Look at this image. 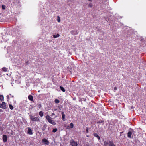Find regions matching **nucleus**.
<instances>
[{
	"instance_id": "17",
	"label": "nucleus",
	"mask_w": 146,
	"mask_h": 146,
	"mask_svg": "<svg viewBox=\"0 0 146 146\" xmlns=\"http://www.w3.org/2000/svg\"><path fill=\"white\" fill-rule=\"evenodd\" d=\"M59 36H60V35H59V34H57L56 35H53V37L55 38L59 37Z\"/></svg>"
},
{
	"instance_id": "14",
	"label": "nucleus",
	"mask_w": 146,
	"mask_h": 146,
	"mask_svg": "<svg viewBox=\"0 0 146 146\" xmlns=\"http://www.w3.org/2000/svg\"><path fill=\"white\" fill-rule=\"evenodd\" d=\"M2 71H3L4 72H7V71L8 68L6 67H4L2 68Z\"/></svg>"
},
{
	"instance_id": "20",
	"label": "nucleus",
	"mask_w": 146,
	"mask_h": 146,
	"mask_svg": "<svg viewBox=\"0 0 146 146\" xmlns=\"http://www.w3.org/2000/svg\"><path fill=\"white\" fill-rule=\"evenodd\" d=\"M4 97L3 95H0V100L2 101L3 100Z\"/></svg>"
},
{
	"instance_id": "9",
	"label": "nucleus",
	"mask_w": 146,
	"mask_h": 146,
	"mask_svg": "<svg viewBox=\"0 0 146 146\" xmlns=\"http://www.w3.org/2000/svg\"><path fill=\"white\" fill-rule=\"evenodd\" d=\"M28 99L31 101H33V96L31 95H29L28 96Z\"/></svg>"
},
{
	"instance_id": "19",
	"label": "nucleus",
	"mask_w": 146,
	"mask_h": 146,
	"mask_svg": "<svg viewBox=\"0 0 146 146\" xmlns=\"http://www.w3.org/2000/svg\"><path fill=\"white\" fill-rule=\"evenodd\" d=\"M104 146H109L108 143L106 141H105L104 142Z\"/></svg>"
},
{
	"instance_id": "24",
	"label": "nucleus",
	"mask_w": 146,
	"mask_h": 146,
	"mask_svg": "<svg viewBox=\"0 0 146 146\" xmlns=\"http://www.w3.org/2000/svg\"><path fill=\"white\" fill-rule=\"evenodd\" d=\"M55 102L56 103H58L60 102L59 100L57 99H55L54 100Z\"/></svg>"
},
{
	"instance_id": "25",
	"label": "nucleus",
	"mask_w": 146,
	"mask_h": 146,
	"mask_svg": "<svg viewBox=\"0 0 146 146\" xmlns=\"http://www.w3.org/2000/svg\"><path fill=\"white\" fill-rule=\"evenodd\" d=\"M57 21L58 22H60V19L59 16H58L57 17Z\"/></svg>"
},
{
	"instance_id": "15",
	"label": "nucleus",
	"mask_w": 146,
	"mask_h": 146,
	"mask_svg": "<svg viewBox=\"0 0 146 146\" xmlns=\"http://www.w3.org/2000/svg\"><path fill=\"white\" fill-rule=\"evenodd\" d=\"M94 135L98 139V140L100 139V137L98 135V134L96 133H95L94 134Z\"/></svg>"
},
{
	"instance_id": "7",
	"label": "nucleus",
	"mask_w": 146,
	"mask_h": 146,
	"mask_svg": "<svg viewBox=\"0 0 146 146\" xmlns=\"http://www.w3.org/2000/svg\"><path fill=\"white\" fill-rule=\"evenodd\" d=\"M3 141L5 142L7 141V137L5 135H3Z\"/></svg>"
},
{
	"instance_id": "16",
	"label": "nucleus",
	"mask_w": 146,
	"mask_h": 146,
	"mask_svg": "<svg viewBox=\"0 0 146 146\" xmlns=\"http://www.w3.org/2000/svg\"><path fill=\"white\" fill-rule=\"evenodd\" d=\"M49 123H50L54 125H55L56 124L55 122L53 120H51V121H50V122H49Z\"/></svg>"
},
{
	"instance_id": "34",
	"label": "nucleus",
	"mask_w": 146,
	"mask_h": 146,
	"mask_svg": "<svg viewBox=\"0 0 146 146\" xmlns=\"http://www.w3.org/2000/svg\"><path fill=\"white\" fill-rule=\"evenodd\" d=\"M3 111L1 109H0V112H2Z\"/></svg>"
},
{
	"instance_id": "38",
	"label": "nucleus",
	"mask_w": 146,
	"mask_h": 146,
	"mask_svg": "<svg viewBox=\"0 0 146 146\" xmlns=\"http://www.w3.org/2000/svg\"><path fill=\"white\" fill-rule=\"evenodd\" d=\"M41 105H40V106H39V107H41Z\"/></svg>"
},
{
	"instance_id": "40",
	"label": "nucleus",
	"mask_w": 146,
	"mask_h": 146,
	"mask_svg": "<svg viewBox=\"0 0 146 146\" xmlns=\"http://www.w3.org/2000/svg\"><path fill=\"white\" fill-rule=\"evenodd\" d=\"M56 110V109H55V110Z\"/></svg>"
},
{
	"instance_id": "35",
	"label": "nucleus",
	"mask_w": 146,
	"mask_h": 146,
	"mask_svg": "<svg viewBox=\"0 0 146 146\" xmlns=\"http://www.w3.org/2000/svg\"><path fill=\"white\" fill-rule=\"evenodd\" d=\"M7 98L8 99H9V96L7 95Z\"/></svg>"
},
{
	"instance_id": "26",
	"label": "nucleus",
	"mask_w": 146,
	"mask_h": 146,
	"mask_svg": "<svg viewBox=\"0 0 146 146\" xmlns=\"http://www.w3.org/2000/svg\"><path fill=\"white\" fill-rule=\"evenodd\" d=\"M70 127L71 128H72L73 127L74 125L72 123H70Z\"/></svg>"
},
{
	"instance_id": "21",
	"label": "nucleus",
	"mask_w": 146,
	"mask_h": 146,
	"mask_svg": "<svg viewBox=\"0 0 146 146\" xmlns=\"http://www.w3.org/2000/svg\"><path fill=\"white\" fill-rule=\"evenodd\" d=\"M39 115L40 117H42L43 116V112L42 111H40L39 113Z\"/></svg>"
},
{
	"instance_id": "4",
	"label": "nucleus",
	"mask_w": 146,
	"mask_h": 146,
	"mask_svg": "<svg viewBox=\"0 0 146 146\" xmlns=\"http://www.w3.org/2000/svg\"><path fill=\"white\" fill-rule=\"evenodd\" d=\"M2 39H3V40L1 41V42H7V40H8V38L7 37V36H6V35H5L4 36H3L2 37Z\"/></svg>"
},
{
	"instance_id": "30",
	"label": "nucleus",
	"mask_w": 146,
	"mask_h": 146,
	"mask_svg": "<svg viewBox=\"0 0 146 146\" xmlns=\"http://www.w3.org/2000/svg\"><path fill=\"white\" fill-rule=\"evenodd\" d=\"M93 6V5L92 3H90L89 5V7H92Z\"/></svg>"
},
{
	"instance_id": "39",
	"label": "nucleus",
	"mask_w": 146,
	"mask_h": 146,
	"mask_svg": "<svg viewBox=\"0 0 146 146\" xmlns=\"http://www.w3.org/2000/svg\"><path fill=\"white\" fill-rule=\"evenodd\" d=\"M41 105H40V106H39V107H41Z\"/></svg>"
},
{
	"instance_id": "10",
	"label": "nucleus",
	"mask_w": 146,
	"mask_h": 146,
	"mask_svg": "<svg viewBox=\"0 0 146 146\" xmlns=\"http://www.w3.org/2000/svg\"><path fill=\"white\" fill-rule=\"evenodd\" d=\"M109 146H116L112 142L110 141L108 143Z\"/></svg>"
},
{
	"instance_id": "18",
	"label": "nucleus",
	"mask_w": 146,
	"mask_h": 146,
	"mask_svg": "<svg viewBox=\"0 0 146 146\" xmlns=\"http://www.w3.org/2000/svg\"><path fill=\"white\" fill-rule=\"evenodd\" d=\"M46 118L48 120H48H49L50 119H52L51 117H50L48 115H47L46 117Z\"/></svg>"
},
{
	"instance_id": "1",
	"label": "nucleus",
	"mask_w": 146,
	"mask_h": 146,
	"mask_svg": "<svg viewBox=\"0 0 146 146\" xmlns=\"http://www.w3.org/2000/svg\"><path fill=\"white\" fill-rule=\"evenodd\" d=\"M30 119L31 120L34 121H39V119L38 117H36L33 116L29 115Z\"/></svg>"
},
{
	"instance_id": "2",
	"label": "nucleus",
	"mask_w": 146,
	"mask_h": 146,
	"mask_svg": "<svg viewBox=\"0 0 146 146\" xmlns=\"http://www.w3.org/2000/svg\"><path fill=\"white\" fill-rule=\"evenodd\" d=\"M70 143L72 146H77L78 144L77 142H75L73 139L70 140Z\"/></svg>"
},
{
	"instance_id": "13",
	"label": "nucleus",
	"mask_w": 146,
	"mask_h": 146,
	"mask_svg": "<svg viewBox=\"0 0 146 146\" xmlns=\"http://www.w3.org/2000/svg\"><path fill=\"white\" fill-rule=\"evenodd\" d=\"M132 133L131 131H129L127 133V136L129 138H131Z\"/></svg>"
},
{
	"instance_id": "36",
	"label": "nucleus",
	"mask_w": 146,
	"mask_h": 146,
	"mask_svg": "<svg viewBox=\"0 0 146 146\" xmlns=\"http://www.w3.org/2000/svg\"><path fill=\"white\" fill-rule=\"evenodd\" d=\"M52 116H53V115H54V113H53L52 114Z\"/></svg>"
},
{
	"instance_id": "37",
	"label": "nucleus",
	"mask_w": 146,
	"mask_h": 146,
	"mask_svg": "<svg viewBox=\"0 0 146 146\" xmlns=\"http://www.w3.org/2000/svg\"><path fill=\"white\" fill-rule=\"evenodd\" d=\"M12 97H13V96H12Z\"/></svg>"
},
{
	"instance_id": "8",
	"label": "nucleus",
	"mask_w": 146,
	"mask_h": 146,
	"mask_svg": "<svg viewBox=\"0 0 146 146\" xmlns=\"http://www.w3.org/2000/svg\"><path fill=\"white\" fill-rule=\"evenodd\" d=\"M28 130L27 133L28 134L30 135H32L33 134L32 131L31 129L29 127L28 128Z\"/></svg>"
},
{
	"instance_id": "27",
	"label": "nucleus",
	"mask_w": 146,
	"mask_h": 146,
	"mask_svg": "<svg viewBox=\"0 0 146 146\" xmlns=\"http://www.w3.org/2000/svg\"><path fill=\"white\" fill-rule=\"evenodd\" d=\"M104 123V121H103V120H101L100 121H98V122H97L98 123H102L103 124Z\"/></svg>"
},
{
	"instance_id": "5",
	"label": "nucleus",
	"mask_w": 146,
	"mask_h": 146,
	"mask_svg": "<svg viewBox=\"0 0 146 146\" xmlns=\"http://www.w3.org/2000/svg\"><path fill=\"white\" fill-rule=\"evenodd\" d=\"M71 33L74 35H76L78 33V32L77 30H74L71 31Z\"/></svg>"
},
{
	"instance_id": "6",
	"label": "nucleus",
	"mask_w": 146,
	"mask_h": 146,
	"mask_svg": "<svg viewBox=\"0 0 146 146\" xmlns=\"http://www.w3.org/2000/svg\"><path fill=\"white\" fill-rule=\"evenodd\" d=\"M42 142L44 144L47 145H48L49 144V142L45 138H44L42 139Z\"/></svg>"
},
{
	"instance_id": "33",
	"label": "nucleus",
	"mask_w": 146,
	"mask_h": 146,
	"mask_svg": "<svg viewBox=\"0 0 146 146\" xmlns=\"http://www.w3.org/2000/svg\"><path fill=\"white\" fill-rule=\"evenodd\" d=\"M51 120H52V119H50L48 121L49 122H50V121H51Z\"/></svg>"
},
{
	"instance_id": "31",
	"label": "nucleus",
	"mask_w": 146,
	"mask_h": 146,
	"mask_svg": "<svg viewBox=\"0 0 146 146\" xmlns=\"http://www.w3.org/2000/svg\"><path fill=\"white\" fill-rule=\"evenodd\" d=\"M86 133H88V128H86Z\"/></svg>"
},
{
	"instance_id": "32",
	"label": "nucleus",
	"mask_w": 146,
	"mask_h": 146,
	"mask_svg": "<svg viewBox=\"0 0 146 146\" xmlns=\"http://www.w3.org/2000/svg\"><path fill=\"white\" fill-rule=\"evenodd\" d=\"M114 89L115 90H117V87H115L114 88Z\"/></svg>"
},
{
	"instance_id": "23",
	"label": "nucleus",
	"mask_w": 146,
	"mask_h": 146,
	"mask_svg": "<svg viewBox=\"0 0 146 146\" xmlns=\"http://www.w3.org/2000/svg\"><path fill=\"white\" fill-rule=\"evenodd\" d=\"M60 88L61 89V90L63 92H65V90L64 87L62 86H60Z\"/></svg>"
},
{
	"instance_id": "11",
	"label": "nucleus",
	"mask_w": 146,
	"mask_h": 146,
	"mask_svg": "<svg viewBox=\"0 0 146 146\" xmlns=\"http://www.w3.org/2000/svg\"><path fill=\"white\" fill-rule=\"evenodd\" d=\"M62 119L64 121H65V115L64 114V113L63 112H62Z\"/></svg>"
},
{
	"instance_id": "28",
	"label": "nucleus",
	"mask_w": 146,
	"mask_h": 146,
	"mask_svg": "<svg viewBox=\"0 0 146 146\" xmlns=\"http://www.w3.org/2000/svg\"><path fill=\"white\" fill-rule=\"evenodd\" d=\"M5 5H2V9H5Z\"/></svg>"
},
{
	"instance_id": "12",
	"label": "nucleus",
	"mask_w": 146,
	"mask_h": 146,
	"mask_svg": "<svg viewBox=\"0 0 146 146\" xmlns=\"http://www.w3.org/2000/svg\"><path fill=\"white\" fill-rule=\"evenodd\" d=\"M47 126V125L46 124H44L42 128V130L44 131L45 130Z\"/></svg>"
},
{
	"instance_id": "3",
	"label": "nucleus",
	"mask_w": 146,
	"mask_h": 146,
	"mask_svg": "<svg viewBox=\"0 0 146 146\" xmlns=\"http://www.w3.org/2000/svg\"><path fill=\"white\" fill-rule=\"evenodd\" d=\"M0 108L5 109H6V103L4 102L2 103L1 104H0Z\"/></svg>"
},
{
	"instance_id": "22",
	"label": "nucleus",
	"mask_w": 146,
	"mask_h": 146,
	"mask_svg": "<svg viewBox=\"0 0 146 146\" xmlns=\"http://www.w3.org/2000/svg\"><path fill=\"white\" fill-rule=\"evenodd\" d=\"M9 106L10 109L11 110H13V106L11 104H9Z\"/></svg>"
},
{
	"instance_id": "29",
	"label": "nucleus",
	"mask_w": 146,
	"mask_h": 146,
	"mask_svg": "<svg viewBox=\"0 0 146 146\" xmlns=\"http://www.w3.org/2000/svg\"><path fill=\"white\" fill-rule=\"evenodd\" d=\"M57 131V129L56 128H55V129H54L53 130L52 132L54 133H55V132H56Z\"/></svg>"
}]
</instances>
